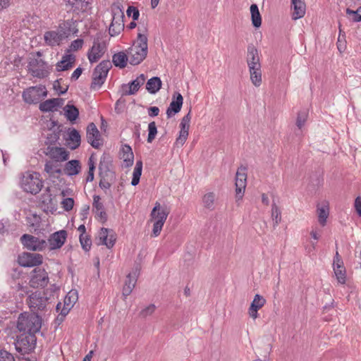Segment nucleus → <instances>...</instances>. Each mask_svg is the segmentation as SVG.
Returning a JSON list of instances; mask_svg holds the SVG:
<instances>
[{
  "mask_svg": "<svg viewBox=\"0 0 361 361\" xmlns=\"http://www.w3.org/2000/svg\"><path fill=\"white\" fill-rule=\"evenodd\" d=\"M126 51L131 65L136 66L141 63L146 59L148 53L147 35L139 32L136 42Z\"/></svg>",
  "mask_w": 361,
  "mask_h": 361,
  "instance_id": "f257e3e1",
  "label": "nucleus"
},
{
  "mask_svg": "<svg viewBox=\"0 0 361 361\" xmlns=\"http://www.w3.org/2000/svg\"><path fill=\"white\" fill-rule=\"evenodd\" d=\"M42 327V318L37 313H21L18 319L17 329L23 333L35 334Z\"/></svg>",
  "mask_w": 361,
  "mask_h": 361,
  "instance_id": "f03ea898",
  "label": "nucleus"
},
{
  "mask_svg": "<svg viewBox=\"0 0 361 361\" xmlns=\"http://www.w3.org/2000/svg\"><path fill=\"white\" fill-rule=\"evenodd\" d=\"M21 187L24 191L36 195L39 192L43 187V180L40 178V174L37 172H26L21 179Z\"/></svg>",
  "mask_w": 361,
  "mask_h": 361,
  "instance_id": "7ed1b4c3",
  "label": "nucleus"
},
{
  "mask_svg": "<svg viewBox=\"0 0 361 361\" xmlns=\"http://www.w3.org/2000/svg\"><path fill=\"white\" fill-rule=\"evenodd\" d=\"M111 68L112 64L109 60L101 61L93 71L90 87L92 89L100 87L104 83L108 73Z\"/></svg>",
  "mask_w": 361,
  "mask_h": 361,
  "instance_id": "20e7f679",
  "label": "nucleus"
},
{
  "mask_svg": "<svg viewBox=\"0 0 361 361\" xmlns=\"http://www.w3.org/2000/svg\"><path fill=\"white\" fill-rule=\"evenodd\" d=\"M47 91L44 85L30 87L23 92V101L29 104H37L46 97Z\"/></svg>",
  "mask_w": 361,
  "mask_h": 361,
  "instance_id": "39448f33",
  "label": "nucleus"
},
{
  "mask_svg": "<svg viewBox=\"0 0 361 361\" xmlns=\"http://www.w3.org/2000/svg\"><path fill=\"white\" fill-rule=\"evenodd\" d=\"M106 42L100 34H97L94 39L93 45L87 53V57L91 63L98 61L106 50Z\"/></svg>",
  "mask_w": 361,
  "mask_h": 361,
  "instance_id": "423d86ee",
  "label": "nucleus"
},
{
  "mask_svg": "<svg viewBox=\"0 0 361 361\" xmlns=\"http://www.w3.org/2000/svg\"><path fill=\"white\" fill-rule=\"evenodd\" d=\"M49 298L47 293L43 291H35L28 297V305L32 312L37 313L45 310Z\"/></svg>",
  "mask_w": 361,
  "mask_h": 361,
  "instance_id": "0eeeda50",
  "label": "nucleus"
},
{
  "mask_svg": "<svg viewBox=\"0 0 361 361\" xmlns=\"http://www.w3.org/2000/svg\"><path fill=\"white\" fill-rule=\"evenodd\" d=\"M36 341L35 334L24 333L17 337L16 349L21 354L27 353L35 348Z\"/></svg>",
  "mask_w": 361,
  "mask_h": 361,
  "instance_id": "6e6552de",
  "label": "nucleus"
},
{
  "mask_svg": "<svg viewBox=\"0 0 361 361\" xmlns=\"http://www.w3.org/2000/svg\"><path fill=\"white\" fill-rule=\"evenodd\" d=\"M112 20L109 28V32L111 36L118 35L124 28L123 18L124 14L119 6L112 8Z\"/></svg>",
  "mask_w": 361,
  "mask_h": 361,
  "instance_id": "1a4fd4ad",
  "label": "nucleus"
},
{
  "mask_svg": "<svg viewBox=\"0 0 361 361\" xmlns=\"http://www.w3.org/2000/svg\"><path fill=\"white\" fill-rule=\"evenodd\" d=\"M27 67L33 77L44 78L49 75L47 63L41 59H30Z\"/></svg>",
  "mask_w": 361,
  "mask_h": 361,
  "instance_id": "9d476101",
  "label": "nucleus"
},
{
  "mask_svg": "<svg viewBox=\"0 0 361 361\" xmlns=\"http://www.w3.org/2000/svg\"><path fill=\"white\" fill-rule=\"evenodd\" d=\"M20 242L25 248L32 251H42L47 245L45 240L30 234H23L20 237Z\"/></svg>",
  "mask_w": 361,
  "mask_h": 361,
  "instance_id": "9b49d317",
  "label": "nucleus"
},
{
  "mask_svg": "<svg viewBox=\"0 0 361 361\" xmlns=\"http://www.w3.org/2000/svg\"><path fill=\"white\" fill-rule=\"evenodd\" d=\"M247 168L240 166L235 174V195L237 200H241L244 195L245 189L247 183Z\"/></svg>",
  "mask_w": 361,
  "mask_h": 361,
  "instance_id": "f8f14e48",
  "label": "nucleus"
},
{
  "mask_svg": "<svg viewBox=\"0 0 361 361\" xmlns=\"http://www.w3.org/2000/svg\"><path fill=\"white\" fill-rule=\"evenodd\" d=\"M49 283L48 274L44 269H35L31 273L30 285L34 288H44Z\"/></svg>",
  "mask_w": 361,
  "mask_h": 361,
  "instance_id": "ddd939ff",
  "label": "nucleus"
},
{
  "mask_svg": "<svg viewBox=\"0 0 361 361\" xmlns=\"http://www.w3.org/2000/svg\"><path fill=\"white\" fill-rule=\"evenodd\" d=\"M42 255L38 253L23 252L18 257V263L23 267H31L42 263Z\"/></svg>",
  "mask_w": 361,
  "mask_h": 361,
  "instance_id": "4468645a",
  "label": "nucleus"
},
{
  "mask_svg": "<svg viewBox=\"0 0 361 361\" xmlns=\"http://www.w3.org/2000/svg\"><path fill=\"white\" fill-rule=\"evenodd\" d=\"M86 136L87 142L92 147L99 149L103 145L100 133L94 123L87 126Z\"/></svg>",
  "mask_w": 361,
  "mask_h": 361,
  "instance_id": "2eb2a0df",
  "label": "nucleus"
},
{
  "mask_svg": "<svg viewBox=\"0 0 361 361\" xmlns=\"http://www.w3.org/2000/svg\"><path fill=\"white\" fill-rule=\"evenodd\" d=\"M44 153L50 158V160H59L65 161L68 159L69 152L63 147L47 146Z\"/></svg>",
  "mask_w": 361,
  "mask_h": 361,
  "instance_id": "dca6fc26",
  "label": "nucleus"
},
{
  "mask_svg": "<svg viewBox=\"0 0 361 361\" xmlns=\"http://www.w3.org/2000/svg\"><path fill=\"white\" fill-rule=\"evenodd\" d=\"M246 62L249 69L262 66L260 63L259 51L252 44L247 45Z\"/></svg>",
  "mask_w": 361,
  "mask_h": 361,
  "instance_id": "f3484780",
  "label": "nucleus"
},
{
  "mask_svg": "<svg viewBox=\"0 0 361 361\" xmlns=\"http://www.w3.org/2000/svg\"><path fill=\"white\" fill-rule=\"evenodd\" d=\"M62 161L59 160H48L44 164V171L51 178H59L63 174Z\"/></svg>",
  "mask_w": 361,
  "mask_h": 361,
  "instance_id": "a211bd4d",
  "label": "nucleus"
},
{
  "mask_svg": "<svg viewBox=\"0 0 361 361\" xmlns=\"http://www.w3.org/2000/svg\"><path fill=\"white\" fill-rule=\"evenodd\" d=\"M78 300V291L76 290H71L65 296L63 301V307L61 310V320L68 314L71 309Z\"/></svg>",
  "mask_w": 361,
  "mask_h": 361,
  "instance_id": "6ab92c4d",
  "label": "nucleus"
},
{
  "mask_svg": "<svg viewBox=\"0 0 361 361\" xmlns=\"http://www.w3.org/2000/svg\"><path fill=\"white\" fill-rule=\"evenodd\" d=\"M67 238V232L65 230H61L52 233L49 239V248L51 250H56L61 247Z\"/></svg>",
  "mask_w": 361,
  "mask_h": 361,
  "instance_id": "aec40b11",
  "label": "nucleus"
},
{
  "mask_svg": "<svg viewBox=\"0 0 361 361\" xmlns=\"http://www.w3.org/2000/svg\"><path fill=\"white\" fill-rule=\"evenodd\" d=\"M183 102V96L179 92H175L173 95V100L166 109V115L168 118H171L173 115L180 112L182 108Z\"/></svg>",
  "mask_w": 361,
  "mask_h": 361,
  "instance_id": "412c9836",
  "label": "nucleus"
},
{
  "mask_svg": "<svg viewBox=\"0 0 361 361\" xmlns=\"http://www.w3.org/2000/svg\"><path fill=\"white\" fill-rule=\"evenodd\" d=\"M110 233H113V230L106 228L100 229L99 233V245H106L108 248H111L114 245L116 238L114 234H110Z\"/></svg>",
  "mask_w": 361,
  "mask_h": 361,
  "instance_id": "4be33fe9",
  "label": "nucleus"
},
{
  "mask_svg": "<svg viewBox=\"0 0 361 361\" xmlns=\"http://www.w3.org/2000/svg\"><path fill=\"white\" fill-rule=\"evenodd\" d=\"M266 303L265 298L259 294H256L249 307L248 313L250 317L256 319L258 317V310Z\"/></svg>",
  "mask_w": 361,
  "mask_h": 361,
  "instance_id": "5701e85b",
  "label": "nucleus"
},
{
  "mask_svg": "<svg viewBox=\"0 0 361 361\" xmlns=\"http://www.w3.org/2000/svg\"><path fill=\"white\" fill-rule=\"evenodd\" d=\"M63 104V99L62 98L49 99L40 103L39 109L42 112L54 111L57 110V107L61 106Z\"/></svg>",
  "mask_w": 361,
  "mask_h": 361,
  "instance_id": "b1692460",
  "label": "nucleus"
},
{
  "mask_svg": "<svg viewBox=\"0 0 361 361\" xmlns=\"http://www.w3.org/2000/svg\"><path fill=\"white\" fill-rule=\"evenodd\" d=\"M137 271H139V269L137 268L134 273L128 274L126 277V280L125 281V284L123 286V293H122L123 295L125 298H126L131 293L133 289L134 288V287L135 286V283L137 282V279L138 276Z\"/></svg>",
  "mask_w": 361,
  "mask_h": 361,
  "instance_id": "393cba45",
  "label": "nucleus"
},
{
  "mask_svg": "<svg viewBox=\"0 0 361 361\" xmlns=\"http://www.w3.org/2000/svg\"><path fill=\"white\" fill-rule=\"evenodd\" d=\"M293 6L292 18L298 20L302 18L305 14L306 6L303 0H291Z\"/></svg>",
  "mask_w": 361,
  "mask_h": 361,
  "instance_id": "a878e982",
  "label": "nucleus"
},
{
  "mask_svg": "<svg viewBox=\"0 0 361 361\" xmlns=\"http://www.w3.org/2000/svg\"><path fill=\"white\" fill-rule=\"evenodd\" d=\"M81 166L78 160L73 159L68 161L63 169L65 174L68 176H73L78 174L80 171Z\"/></svg>",
  "mask_w": 361,
  "mask_h": 361,
  "instance_id": "bb28decb",
  "label": "nucleus"
},
{
  "mask_svg": "<svg viewBox=\"0 0 361 361\" xmlns=\"http://www.w3.org/2000/svg\"><path fill=\"white\" fill-rule=\"evenodd\" d=\"M75 62V56L73 54H66L62 59L56 63L57 71H63L71 68Z\"/></svg>",
  "mask_w": 361,
  "mask_h": 361,
  "instance_id": "cd10ccee",
  "label": "nucleus"
},
{
  "mask_svg": "<svg viewBox=\"0 0 361 361\" xmlns=\"http://www.w3.org/2000/svg\"><path fill=\"white\" fill-rule=\"evenodd\" d=\"M142 85V82L138 80L137 78L133 80L128 85L123 84L122 85V95H131L135 94L138 91L140 86Z\"/></svg>",
  "mask_w": 361,
  "mask_h": 361,
  "instance_id": "c85d7f7f",
  "label": "nucleus"
},
{
  "mask_svg": "<svg viewBox=\"0 0 361 361\" xmlns=\"http://www.w3.org/2000/svg\"><path fill=\"white\" fill-rule=\"evenodd\" d=\"M317 212L319 224L324 226L326 224V219L329 214V204L327 202H323L322 205L318 204Z\"/></svg>",
  "mask_w": 361,
  "mask_h": 361,
  "instance_id": "c756f323",
  "label": "nucleus"
},
{
  "mask_svg": "<svg viewBox=\"0 0 361 361\" xmlns=\"http://www.w3.org/2000/svg\"><path fill=\"white\" fill-rule=\"evenodd\" d=\"M168 215L169 212H166V209H160V204L157 202L151 212V216L154 219L155 221H161V223L164 224Z\"/></svg>",
  "mask_w": 361,
  "mask_h": 361,
  "instance_id": "7c9ffc66",
  "label": "nucleus"
},
{
  "mask_svg": "<svg viewBox=\"0 0 361 361\" xmlns=\"http://www.w3.org/2000/svg\"><path fill=\"white\" fill-rule=\"evenodd\" d=\"M128 57V54L124 51H119L113 55L112 63L115 66L123 68L127 66Z\"/></svg>",
  "mask_w": 361,
  "mask_h": 361,
  "instance_id": "2f4dec72",
  "label": "nucleus"
},
{
  "mask_svg": "<svg viewBox=\"0 0 361 361\" xmlns=\"http://www.w3.org/2000/svg\"><path fill=\"white\" fill-rule=\"evenodd\" d=\"M64 114L68 121L73 123L79 116V110L73 104H67L63 107Z\"/></svg>",
  "mask_w": 361,
  "mask_h": 361,
  "instance_id": "473e14b6",
  "label": "nucleus"
},
{
  "mask_svg": "<svg viewBox=\"0 0 361 361\" xmlns=\"http://www.w3.org/2000/svg\"><path fill=\"white\" fill-rule=\"evenodd\" d=\"M44 37L47 44L55 46L62 39V35L56 31H48L45 32Z\"/></svg>",
  "mask_w": 361,
  "mask_h": 361,
  "instance_id": "72a5a7b5",
  "label": "nucleus"
},
{
  "mask_svg": "<svg viewBox=\"0 0 361 361\" xmlns=\"http://www.w3.org/2000/svg\"><path fill=\"white\" fill-rule=\"evenodd\" d=\"M73 11L85 12L90 4L89 0H66Z\"/></svg>",
  "mask_w": 361,
  "mask_h": 361,
  "instance_id": "f704fd0d",
  "label": "nucleus"
},
{
  "mask_svg": "<svg viewBox=\"0 0 361 361\" xmlns=\"http://www.w3.org/2000/svg\"><path fill=\"white\" fill-rule=\"evenodd\" d=\"M161 80L159 77H152L146 84V89L150 94H156L161 88Z\"/></svg>",
  "mask_w": 361,
  "mask_h": 361,
  "instance_id": "c9c22d12",
  "label": "nucleus"
},
{
  "mask_svg": "<svg viewBox=\"0 0 361 361\" xmlns=\"http://www.w3.org/2000/svg\"><path fill=\"white\" fill-rule=\"evenodd\" d=\"M251 13L252 24L255 28H258L262 25V16L257 4H253L250 8Z\"/></svg>",
  "mask_w": 361,
  "mask_h": 361,
  "instance_id": "e433bc0d",
  "label": "nucleus"
},
{
  "mask_svg": "<svg viewBox=\"0 0 361 361\" xmlns=\"http://www.w3.org/2000/svg\"><path fill=\"white\" fill-rule=\"evenodd\" d=\"M250 80L255 87L262 84V66L249 69Z\"/></svg>",
  "mask_w": 361,
  "mask_h": 361,
  "instance_id": "4c0bfd02",
  "label": "nucleus"
},
{
  "mask_svg": "<svg viewBox=\"0 0 361 361\" xmlns=\"http://www.w3.org/2000/svg\"><path fill=\"white\" fill-rule=\"evenodd\" d=\"M112 160L109 154H103L99 164V172L109 171L112 169Z\"/></svg>",
  "mask_w": 361,
  "mask_h": 361,
  "instance_id": "58836bf2",
  "label": "nucleus"
},
{
  "mask_svg": "<svg viewBox=\"0 0 361 361\" xmlns=\"http://www.w3.org/2000/svg\"><path fill=\"white\" fill-rule=\"evenodd\" d=\"M142 161L141 160H138L136 162L133 173V178L131 181V185L133 186H136L140 183V176L142 175Z\"/></svg>",
  "mask_w": 361,
  "mask_h": 361,
  "instance_id": "ea45409f",
  "label": "nucleus"
},
{
  "mask_svg": "<svg viewBox=\"0 0 361 361\" xmlns=\"http://www.w3.org/2000/svg\"><path fill=\"white\" fill-rule=\"evenodd\" d=\"M40 200L42 204L44 205L47 209H53V200L51 194L50 193L49 187L45 189L44 192L41 195Z\"/></svg>",
  "mask_w": 361,
  "mask_h": 361,
  "instance_id": "a19ab883",
  "label": "nucleus"
},
{
  "mask_svg": "<svg viewBox=\"0 0 361 361\" xmlns=\"http://www.w3.org/2000/svg\"><path fill=\"white\" fill-rule=\"evenodd\" d=\"M68 140L72 142L71 149H77L80 146L81 142V137L79 132L76 129L73 128L69 133Z\"/></svg>",
  "mask_w": 361,
  "mask_h": 361,
  "instance_id": "79ce46f5",
  "label": "nucleus"
},
{
  "mask_svg": "<svg viewBox=\"0 0 361 361\" xmlns=\"http://www.w3.org/2000/svg\"><path fill=\"white\" fill-rule=\"evenodd\" d=\"M271 217L274 221V227L275 228L281 221V212L274 202L271 204Z\"/></svg>",
  "mask_w": 361,
  "mask_h": 361,
  "instance_id": "37998d69",
  "label": "nucleus"
},
{
  "mask_svg": "<svg viewBox=\"0 0 361 361\" xmlns=\"http://www.w3.org/2000/svg\"><path fill=\"white\" fill-rule=\"evenodd\" d=\"M215 194L212 192L206 193L202 197V202L204 207L213 210L214 207Z\"/></svg>",
  "mask_w": 361,
  "mask_h": 361,
  "instance_id": "c03bdc74",
  "label": "nucleus"
},
{
  "mask_svg": "<svg viewBox=\"0 0 361 361\" xmlns=\"http://www.w3.org/2000/svg\"><path fill=\"white\" fill-rule=\"evenodd\" d=\"M334 271L338 282L341 284H345L346 282V271L344 266L342 268L334 267Z\"/></svg>",
  "mask_w": 361,
  "mask_h": 361,
  "instance_id": "a18cd8bd",
  "label": "nucleus"
},
{
  "mask_svg": "<svg viewBox=\"0 0 361 361\" xmlns=\"http://www.w3.org/2000/svg\"><path fill=\"white\" fill-rule=\"evenodd\" d=\"M307 116L308 112L307 110H302L298 112L296 120V126L299 129H301L304 126Z\"/></svg>",
  "mask_w": 361,
  "mask_h": 361,
  "instance_id": "49530a36",
  "label": "nucleus"
},
{
  "mask_svg": "<svg viewBox=\"0 0 361 361\" xmlns=\"http://www.w3.org/2000/svg\"><path fill=\"white\" fill-rule=\"evenodd\" d=\"M79 239L82 248L86 252L89 251L92 245V240L90 237L87 235H85L83 234H80Z\"/></svg>",
  "mask_w": 361,
  "mask_h": 361,
  "instance_id": "de8ad7c7",
  "label": "nucleus"
},
{
  "mask_svg": "<svg viewBox=\"0 0 361 361\" xmlns=\"http://www.w3.org/2000/svg\"><path fill=\"white\" fill-rule=\"evenodd\" d=\"M157 134V128L154 121H152L148 125V137L147 142L151 143L155 138Z\"/></svg>",
  "mask_w": 361,
  "mask_h": 361,
  "instance_id": "09e8293b",
  "label": "nucleus"
},
{
  "mask_svg": "<svg viewBox=\"0 0 361 361\" xmlns=\"http://www.w3.org/2000/svg\"><path fill=\"white\" fill-rule=\"evenodd\" d=\"M99 176L100 178L106 179L109 181L115 182L116 179V173L113 169L109 171H104L102 172H99Z\"/></svg>",
  "mask_w": 361,
  "mask_h": 361,
  "instance_id": "8fccbe9b",
  "label": "nucleus"
},
{
  "mask_svg": "<svg viewBox=\"0 0 361 361\" xmlns=\"http://www.w3.org/2000/svg\"><path fill=\"white\" fill-rule=\"evenodd\" d=\"M60 137V131L52 132L49 133L46 139L45 143L48 146H52L56 144V142L59 140Z\"/></svg>",
  "mask_w": 361,
  "mask_h": 361,
  "instance_id": "3c124183",
  "label": "nucleus"
},
{
  "mask_svg": "<svg viewBox=\"0 0 361 361\" xmlns=\"http://www.w3.org/2000/svg\"><path fill=\"white\" fill-rule=\"evenodd\" d=\"M88 166H89V171H88V174L86 178V181L92 182L94 180V172L95 170V165H94V161L92 160V156H91L89 159Z\"/></svg>",
  "mask_w": 361,
  "mask_h": 361,
  "instance_id": "603ef678",
  "label": "nucleus"
},
{
  "mask_svg": "<svg viewBox=\"0 0 361 361\" xmlns=\"http://www.w3.org/2000/svg\"><path fill=\"white\" fill-rule=\"evenodd\" d=\"M190 112H191V109H190L189 112L185 116H184L183 118L181 119L180 123V130H189L190 122V119H191Z\"/></svg>",
  "mask_w": 361,
  "mask_h": 361,
  "instance_id": "864d4df0",
  "label": "nucleus"
},
{
  "mask_svg": "<svg viewBox=\"0 0 361 361\" xmlns=\"http://www.w3.org/2000/svg\"><path fill=\"white\" fill-rule=\"evenodd\" d=\"M189 130H180L179 133V136L177 137L176 140V143L177 145L183 146L186 142L188 137Z\"/></svg>",
  "mask_w": 361,
  "mask_h": 361,
  "instance_id": "5fc2aeb1",
  "label": "nucleus"
},
{
  "mask_svg": "<svg viewBox=\"0 0 361 361\" xmlns=\"http://www.w3.org/2000/svg\"><path fill=\"white\" fill-rule=\"evenodd\" d=\"M346 13L348 15H353V22H360L361 21V6H360L356 11L351 10L350 8L346 9Z\"/></svg>",
  "mask_w": 361,
  "mask_h": 361,
  "instance_id": "6e6d98bb",
  "label": "nucleus"
},
{
  "mask_svg": "<svg viewBox=\"0 0 361 361\" xmlns=\"http://www.w3.org/2000/svg\"><path fill=\"white\" fill-rule=\"evenodd\" d=\"M61 204L64 210L68 212L73 209L74 200L71 197H67L63 200Z\"/></svg>",
  "mask_w": 361,
  "mask_h": 361,
  "instance_id": "4d7b16f0",
  "label": "nucleus"
},
{
  "mask_svg": "<svg viewBox=\"0 0 361 361\" xmlns=\"http://www.w3.org/2000/svg\"><path fill=\"white\" fill-rule=\"evenodd\" d=\"M101 197L99 195L93 196V203L92 207L93 209H96V212H99L100 210L104 209V207L102 202H100Z\"/></svg>",
  "mask_w": 361,
  "mask_h": 361,
  "instance_id": "13d9d810",
  "label": "nucleus"
},
{
  "mask_svg": "<svg viewBox=\"0 0 361 361\" xmlns=\"http://www.w3.org/2000/svg\"><path fill=\"white\" fill-rule=\"evenodd\" d=\"M0 361H15L14 357L11 353L5 350H0Z\"/></svg>",
  "mask_w": 361,
  "mask_h": 361,
  "instance_id": "bf43d9fd",
  "label": "nucleus"
},
{
  "mask_svg": "<svg viewBox=\"0 0 361 361\" xmlns=\"http://www.w3.org/2000/svg\"><path fill=\"white\" fill-rule=\"evenodd\" d=\"M9 221L7 219H2L0 220V234L4 235L8 233V228L9 227Z\"/></svg>",
  "mask_w": 361,
  "mask_h": 361,
  "instance_id": "052dcab7",
  "label": "nucleus"
},
{
  "mask_svg": "<svg viewBox=\"0 0 361 361\" xmlns=\"http://www.w3.org/2000/svg\"><path fill=\"white\" fill-rule=\"evenodd\" d=\"M155 305H153V304H151L149 305V306H147V307H145V309H143L140 312V315L142 317H146L149 315H151L155 310Z\"/></svg>",
  "mask_w": 361,
  "mask_h": 361,
  "instance_id": "680f3d73",
  "label": "nucleus"
},
{
  "mask_svg": "<svg viewBox=\"0 0 361 361\" xmlns=\"http://www.w3.org/2000/svg\"><path fill=\"white\" fill-rule=\"evenodd\" d=\"M164 224L161 223V221H155L153 225L152 234L154 236H158Z\"/></svg>",
  "mask_w": 361,
  "mask_h": 361,
  "instance_id": "e2e57ef3",
  "label": "nucleus"
},
{
  "mask_svg": "<svg viewBox=\"0 0 361 361\" xmlns=\"http://www.w3.org/2000/svg\"><path fill=\"white\" fill-rule=\"evenodd\" d=\"M83 45V39H77L73 40L70 46V48L73 51H78L80 48H82Z\"/></svg>",
  "mask_w": 361,
  "mask_h": 361,
  "instance_id": "0e129e2a",
  "label": "nucleus"
},
{
  "mask_svg": "<svg viewBox=\"0 0 361 361\" xmlns=\"http://www.w3.org/2000/svg\"><path fill=\"white\" fill-rule=\"evenodd\" d=\"M343 266H344L343 262L341 257H340L338 252H336L334 258V267H338V268H342Z\"/></svg>",
  "mask_w": 361,
  "mask_h": 361,
  "instance_id": "69168bd1",
  "label": "nucleus"
},
{
  "mask_svg": "<svg viewBox=\"0 0 361 361\" xmlns=\"http://www.w3.org/2000/svg\"><path fill=\"white\" fill-rule=\"evenodd\" d=\"M114 182L104 180V178H100V181L99 183V186L102 189H109Z\"/></svg>",
  "mask_w": 361,
  "mask_h": 361,
  "instance_id": "338daca9",
  "label": "nucleus"
},
{
  "mask_svg": "<svg viewBox=\"0 0 361 361\" xmlns=\"http://www.w3.org/2000/svg\"><path fill=\"white\" fill-rule=\"evenodd\" d=\"M355 208L357 214L361 216V197H357L355 200Z\"/></svg>",
  "mask_w": 361,
  "mask_h": 361,
  "instance_id": "774afa93",
  "label": "nucleus"
}]
</instances>
